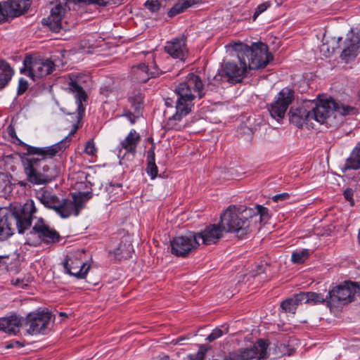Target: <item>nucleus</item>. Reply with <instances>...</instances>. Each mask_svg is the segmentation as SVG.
<instances>
[{
    "label": "nucleus",
    "mask_w": 360,
    "mask_h": 360,
    "mask_svg": "<svg viewBox=\"0 0 360 360\" xmlns=\"http://www.w3.org/2000/svg\"><path fill=\"white\" fill-rule=\"evenodd\" d=\"M100 92L101 94L104 95L105 96H108L109 94V89L108 86H104L101 88Z\"/></svg>",
    "instance_id": "50"
},
{
    "label": "nucleus",
    "mask_w": 360,
    "mask_h": 360,
    "mask_svg": "<svg viewBox=\"0 0 360 360\" xmlns=\"http://www.w3.org/2000/svg\"><path fill=\"white\" fill-rule=\"evenodd\" d=\"M290 195L287 193L275 195L272 199L274 202L283 201L289 199Z\"/></svg>",
    "instance_id": "47"
},
{
    "label": "nucleus",
    "mask_w": 360,
    "mask_h": 360,
    "mask_svg": "<svg viewBox=\"0 0 360 360\" xmlns=\"http://www.w3.org/2000/svg\"><path fill=\"white\" fill-rule=\"evenodd\" d=\"M6 18L4 6L0 3V22L4 21Z\"/></svg>",
    "instance_id": "48"
},
{
    "label": "nucleus",
    "mask_w": 360,
    "mask_h": 360,
    "mask_svg": "<svg viewBox=\"0 0 360 360\" xmlns=\"http://www.w3.org/2000/svg\"><path fill=\"white\" fill-rule=\"evenodd\" d=\"M340 40H342V37H339L338 38V41H340Z\"/></svg>",
    "instance_id": "55"
},
{
    "label": "nucleus",
    "mask_w": 360,
    "mask_h": 360,
    "mask_svg": "<svg viewBox=\"0 0 360 360\" xmlns=\"http://www.w3.org/2000/svg\"><path fill=\"white\" fill-rule=\"evenodd\" d=\"M80 3H84L88 5H96L101 7L108 6V1L105 0H77Z\"/></svg>",
    "instance_id": "44"
},
{
    "label": "nucleus",
    "mask_w": 360,
    "mask_h": 360,
    "mask_svg": "<svg viewBox=\"0 0 360 360\" xmlns=\"http://www.w3.org/2000/svg\"><path fill=\"white\" fill-rule=\"evenodd\" d=\"M225 231L221 224H210L200 231L195 233L198 235V240H202V244L210 245L217 243L223 236V232Z\"/></svg>",
    "instance_id": "20"
},
{
    "label": "nucleus",
    "mask_w": 360,
    "mask_h": 360,
    "mask_svg": "<svg viewBox=\"0 0 360 360\" xmlns=\"http://www.w3.org/2000/svg\"><path fill=\"white\" fill-rule=\"evenodd\" d=\"M97 152V149L95 146V143L93 140L87 141L85 148L84 153L89 155H95Z\"/></svg>",
    "instance_id": "43"
},
{
    "label": "nucleus",
    "mask_w": 360,
    "mask_h": 360,
    "mask_svg": "<svg viewBox=\"0 0 360 360\" xmlns=\"http://www.w3.org/2000/svg\"><path fill=\"white\" fill-rule=\"evenodd\" d=\"M200 3H202V0H178L168 11L167 15L169 18H173Z\"/></svg>",
    "instance_id": "28"
},
{
    "label": "nucleus",
    "mask_w": 360,
    "mask_h": 360,
    "mask_svg": "<svg viewBox=\"0 0 360 360\" xmlns=\"http://www.w3.org/2000/svg\"><path fill=\"white\" fill-rule=\"evenodd\" d=\"M358 237H359V239H360V230H359V236H358Z\"/></svg>",
    "instance_id": "54"
},
{
    "label": "nucleus",
    "mask_w": 360,
    "mask_h": 360,
    "mask_svg": "<svg viewBox=\"0 0 360 360\" xmlns=\"http://www.w3.org/2000/svg\"><path fill=\"white\" fill-rule=\"evenodd\" d=\"M51 319V314L45 311L30 312L26 317L27 332L30 335L46 334L48 325Z\"/></svg>",
    "instance_id": "14"
},
{
    "label": "nucleus",
    "mask_w": 360,
    "mask_h": 360,
    "mask_svg": "<svg viewBox=\"0 0 360 360\" xmlns=\"http://www.w3.org/2000/svg\"><path fill=\"white\" fill-rule=\"evenodd\" d=\"M144 6L152 13H156L160 8V3L158 0H147Z\"/></svg>",
    "instance_id": "42"
},
{
    "label": "nucleus",
    "mask_w": 360,
    "mask_h": 360,
    "mask_svg": "<svg viewBox=\"0 0 360 360\" xmlns=\"http://www.w3.org/2000/svg\"><path fill=\"white\" fill-rule=\"evenodd\" d=\"M59 314H60V316H65V317L67 316V314L65 312H60Z\"/></svg>",
    "instance_id": "53"
},
{
    "label": "nucleus",
    "mask_w": 360,
    "mask_h": 360,
    "mask_svg": "<svg viewBox=\"0 0 360 360\" xmlns=\"http://www.w3.org/2000/svg\"><path fill=\"white\" fill-rule=\"evenodd\" d=\"M68 138L46 147H34L25 144L28 157L22 158L24 172L28 182L33 185L47 184L60 175V170L53 157L66 148Z\"/></svg>",
    "instance_id": "1"
},
{
    "label": "nucleus",
    "mask_w": 360,
    "mask_h": 360,
    "mask_svg": "<svg viewBox=\"0 0 360 360\" xmlns=\"http://www.w3.org/2000/svg\"><path fill=\"white\" fill-rule=\"evenodd\" d=\"M271 6V3L270 1H265L259 5L255 8V11L253 14V20H255L256 18L262 13L266 11Z\"/></svg>",
    "instance_id": "41"
},
{
    "label": "nucleus",
    "mask_w": 360,
    "mask_h": 360,
    "mask_svg": "<svg viewBox=\"0 0 360 360\" xmlns=\"http://www.w3.org/2000/svg\"><path fill=\"white\" fill-rule=\"evenodd\" d=\"M24 67L21 68L20 72L35 79L45 77L55 70L54 62L49 58L32 57L27 56L23 61Z\"/></svg>",
    "instance_id": "8"
},
{
    "label": "nucleus",
    "mask_w": 360,
    "mask_h": 360,
    "mask_svg": "<svg viewBox=\"0 0 360 360\" xmlns=\"http://www.w3.org/2000/svg\"><path fill=\"white\" fill-rule=\"evenodd\" d=\"M128 101L134 112L142 115L143 109V96L141 93H137L129 97Z\"/></svg>",
    "instance_id": "35"
},
{
    "label": "nucleus",
    "mask_w": 360,
    "mask_h": 360,
    "mask_svg": "<svg viewBox=\"0 0 360 360\" xmlns=\"http://www.w3.org/2000/svg\"><path fill=\"white\" fill-rule=\"evenodd\" d=\"M252 210L230 205L220 216V224L225 231L242 238L250 231Z\"/></svg>",
    "instance_id": "5"
},
{
    "label": "nucleus",
    "mask_w": 360,
    "mask_h": 360,
    "mask_svg": "<svg viewBox=\"0 0 360 360\" xmlns=\"http://www.w3.org/2000/svg\"><path fill=\"white\" fill-rule=\"evenodd\" d=\"M224 335V331L219 328H215L212 330V332L207 336L206 340L209 342H212L216 339L219 338Z\"/></svg>",
    "instance_id": "45"
},
{
    "label": "nucleus",
    "mask_w": 360,
    "mask_h": 360,
    "mask_svg": "<svg viewBox=\"0 0 360 360\" xmlns=\"http://www.w3.org/2000/svg\"><path fill=\"white\" fill-rule=\"evenodd\" d=\"M358 186L356 185L352 187L347 188L344 192L343 195L345 199L349 202V205L353 206L354 205V196L357 191Z\"/></svg>",
    "instance_id": "39"
},
{
    "label": "nucleus",
    "mask_w": 360,
    "mask_h": 360,
    "mask_svg": "<svg viewBox=\"0 0 360 360\" xmlns=\"http://www.w3.org/2000/svg\"><path fill=\"white\" fill-rule=\"evenodd\" d=\"M268 340L259 339L252 346L230 352L224 360H266L269 357Z\"/></svg>",
    "instance_id": "7"
},
{
    "label": "nucleus",
    "mask_w": 360,
    "mask_h": 360,
    "mask_svg": "<svg viewBox=\"0 0 360 360\" xmlns=\"http://www.w3.org/2000/svg\"><path fill=\"white\" fill-rule=\"evenodd\" d=\"M158 66L153 63L150 68L144 63L133 66L131 70V80L139 83H145L151 77H156L161 74Z\"/></svg>",
    "instance_id": "19"
},
{
    "label": "nucleus",
    "mask_w": 360,
    "mask_h": 360,
    "mask_svg": "<svg viewBox=\"0 0 360 360\" xmlns=\"http://www.w3.org/2000/svg\"><path fill=\"white\" fill-rule=\"evenodd\" d=\"M345 48L341 53V58L348 61L356 57L360 47V34H351L345 42Z\"/></svg>",
    "instance_id": "24"
},
{
    "label": "nucleus",
    "mask_w": 360,
    "mask_h": 360,
    "mask_svg": "<svg viewBox=\"0 0 360 360\" xmlns=\"http://www.w3.org/2000/svg\"><path fill=\"white\" fill-rule=\"evenodd\" d=\"M199 245L198 235L191 231L184 236H176L171 240V252L177 257H184Z\"/></svg>",
    "instance_id": "11"
},
{
    "label": "nucleus",
    "mask_w": 360,
    "mask_h": 360,
    "mask_svg": "<svg viewBox=\"0 0 360 360\" xmlns=\"http://www.w3.org/2000/svg\"><path fill=\"white\" fill-rule=\"evenodd\" d=\"M302 303L318 304H326L327 297L325 298L321 294L314 292H301L299 293Z\"/></svg>",
    "instance_id": "30"
},
{
    "label": "nucleus",
    "mask_w": 360,
    "mask_h": 360,
    "mask_svg": "<svg viewBox=\"0 0 360 360\" xmlns=\"http://www.w3.org/2000/svg\"><path fill=\"white\" fill-rule=\"evenodd\" d=\"M132 252V244L127 240H122L117 248L110 252V254H112L116 259L122 260L131 257Z\"/></svg>",
    "instance_id": "29"
},
{
    "label": "nucleus",
    "mask_w": 360,
    "mask_h": 360,
    "mask_svg": "<svg viewBox=\"0 0 360 360\" xmlns=\"http://www.w3.org/2000/svg\"><path fill=\"white\" fill-rule=\"evenodd\" d=\"M13 70L10 65L4 61H0V90L4 89L11 79Z\"/></svg>",
    "instance_id": "31"
},
{
    "label": "nucleus",
    "mask_w": 360,
    "mask_h": 360,
    "mask_svg": "<svg viewBox=\"0 0 360 360\" xmlns=\"http://www.w3.org/2000/svg\"><path fill=\"white\" fill-rule=\"evenodd\" d=\"M22 325V318L16 315L0 319V330L8 334L16 335Z\"/></svg>",
    "instance_id": "25"
},
{
    "label": "nucleus",
    "mask_w": 360,
    "mask_h": 360,
    "mask_svg": "<svg viewBox=\"0 0 360 360\" xmlns=\"http://www.w3.org/2000/svg\"><path fill=\"white\" fill-rule=\"evenodd\" d=\"M72 199H62L56 213L62 218H68L71 215L78 216L84 207L86 202L92 198L90 191L79 192L72 194Z\"/></svg>",
    "instance_id": "10"
},
{
    "label": "nucleus",
    "mask_w": 360,
    "mask_h": 360,
    "mask_svg": "<svg viewBox=\"0 0 360 360\" xmlns=\"http://www.w3.org/2000/svg\"><path fill=\"white\" fill-rule=\"evenodd\" d=\"M37 212L33 200L25 203L19 210L12 212L6 208H0V240H4L18 231L19 233L31 226L32 220Z\"/></svg>",
    "instance_id": "3"
},
{
    "label": "nucleus",
    "mask_w": 360,
    "mask_h": 360,
    "mask_svg": "<svg viewBox=\"0 0 360 360\" xmlns=\"http://www.w3.org/2000/svg\"><path fill=\"white\" fill-rule=\"evenodd\" d=\"M293 100L294 91L292 89L289 88L281 89L268 108L271 116L277 121L283 119Z\"/></svg>",
    "instance_id": "12"
},
{
    "label": "nucleus",
    "mask_w": 360,
    "mask_h": 360,
    "mask_svg": "<svg viewBox=\"0 0 360 360\" xmlns=\"http://www.w3.org/2000/svg\"><path fill=\"white\" fill-rule=\"evenodd\" d=\"M160 360H170V358L168 355H163L160 357Z\"/></svg>",
    "instance_id": "51"
},
{
    "label": "nucleus",
    "mask_w": 360,
    "mask_h": 360,
    "mask_svg": "<svg viewBox=\"0 0 360 360\" xmlns=\"http://www.w3.org/2000/svg\"><path fill=\"white\" fill-rule=\"evenodd\" d=\"M28 87V82L26 79L24 78H20L18 82V95H22L24 94Z\"/></svg>",
    "instance_id": "46"
},
{
    "label": "nucleus",
    "mask_w": 360,
    "mask_h": 360,
    "mask_svg": "<svg viewBox=\"0 0 360 360\" xmlns=\"http://www.w3.org/2000/svg\"><path fill=\"white\" fill-rule=\"evenodd\" d=\"M140 139L139 134L135 129H131L125 139L120 142L119 146L120 151L123 149L126 153L134 155Z\"/></svg>",
    "instance_id": "26"
},
{
    "label": "nucleus",
    "mask_w": 360,
    "mask_h": 360,
    "mask_svg": "<svg viewBox=\"0 0 360 360\" xmlns=\"http://www.w3.org/2000/svg\"><path fill=\"white\" fill-rule=\"evenodd\" d=\"M359 289V286L351 281L345 282L344 285L335 286L328 292L326 306L338 307L351 302Z\"/></svg>",
    "instance_id": "9"
},
{
    "label": "nucleus",
    "mask_w": 360,
    "mask_h": 360,
    "mask_svg": "<svg viewBox=\"0 0 360 360\" xmlns=\"http://www.w3.org/2000/svg\"><path fill=\"white\" fill-rule=\"evenodd\" d=\"M121 187H122V185L120 184H110L109 185V186L107 187V190L108 191V192H111L112 190H113L114 188H117V189H119L120 191H121Z\"/></svg>",
    "instance_id": "49"
},
{
    "label": "nucleus",
    "mask_w": 360,
    "mask_h": 360,
    "mask_svg": "<svg viewBox=\"0 0 360 360\" xmlns=\"http://www.w3.org/2000/svg\"><path fill=\"white\" fill-rule=\"evenodd\" d=\"M7 17H17L23 14L30 6V0H8L4 3Z\"/></svg>",
    "instance_id": "23"
},
{
    "label": "nucleus",
    "mask_w": 360,
    "mask_h": 360,
    "mask_svg": "<svg viewBox=\"0 0 360 360\" xmlns=\"http://www.w3.org/2000/svg\"><path fill=\"white\" fill-rule=\"evenodd\" d=\"M65 7L61 4H57L51 8L50 15L42 20V24L47 26L52 32H59L61 30H65L62 20L65 13Z\"/></svg>",
    "instance_id": "18"
},
{
    "label": "nucleus",
    "mask_w": 360,
    "mask_h": 360,
    "mask_svg": "<svg viewBox=\"0 0 360 360\" xmlns=\"http://www.w3.org/2000/svg\"><path fill=\"white\" fill-rule=\"evenodd\" d=\"M174 91L177 96L176 112L169 118L170 121H181L191 112L193 100L196 97L202 98L205 95L202 79L194 73L188 74L185 80L175 87Z\"/></svg>",
    "instance_id": "2"
},
{
    "label": "nucleus",
    "mask_w": 360,
    "mask_h": 360,
    "mask_svg": "<svg viewBox=\"0 0 360 360\" xmlns=\"http://www.w3.org/2000/svg\"><path fill=\"white\" fill-rule=\"evenodd\" d=\"M309 102L306 103L304 105L297 108H291L290 110V120L295 125L300 127L306 121H310L312 119L311 105Z\"/></svg>",
    "instance_id": "22"
},
{
    "label": "nucleus",
    "mask_w": 360,
    "mask_h": 360,
    "mask_svg": "<svg viewBox=\"0 0 360 360\" xmlns=\"http://www.w3.org/2000/svg\"><path fill=\"white\" fill-rule=\"evenodd\" d=\"M252 210V217L253 215L259 216L260 221H266L269 217V210L267 207H265L260 205H255V208H251Z\"/></svg>",
    "instance_id": "38"
},
{
    "label": "nucleus",
    "mask_w": 360,
    "mask_h": 360,
    "mask_svg": "<svg viewBox=\"0 0 360 360\" xmlns=\"http://www.w3.org/2000/svg\"><path fill=\"white\" fill-rule=\"evenodd\" d=\"M122 116L127 117L130 123L134 124L141 115L138 114L136 112L131 111L127 108H124Z\"/></svg>",
    "instance_id": "40"
},
{
    "label": "nucleus",
    "mask_w": 360,
    "mask_h": 360,
    "mask_svg": "<svg viewBox=\"0 0 360 360\" xmlns=\"http://www.w3.org/2000/svg\"><path fill=\"white\" fill-rule=\"evenodd\" d=\"M9 135L11 136V137H13L14 136H15V133L13 129H11V131H9Z\"/></svg>",
    "instance_id": "52"
},
{
    "label": "nucleus",
    "mask_w": 360,
    "mask_h": 360,
    "mask_svg": "<svg viewBox=\"0 0 360 360\" xmlns=\"http://www.w3.org/2000/svg\"><path fill=\"white\" fill-rule=\"evenodd\" d=\"M309 104L311 105L312 119L333 127L342 122L339 117L357 113L356 108L336 102L332 98L309 102Z\"/></svg>",
    "instance_id": "4"
},
{
    "label": "nucleus",
    "mask_w": 360,
    "mask_h": 360,
    "mask_svg": "<svg viewBox=\"0 0 360 360\" xmlns=\"http://www.w3.org/2000/svg\"><path fill=\"white\" fill-rule=\"evenodd\" d=\"M83 255L80 250L70 252L63 262L65 272L79 279L84 278L90 268L89 264L82 260Z\"/></svg>",
    "instance_id": "13"
},
{
    "label": "nucleus",
    "mask_w": 360,
    "mask_h": 360,
    "mask_svg": "<svg viewBox=\"0 0 360 360\" xmlns=\"http://www.w3.org/2000/svg\"><path fill=\"white\" fill-rule=\"evenodd\" d=\"M273 349V354L278 357L285 356V355H291L294 352V349L290 348L289 345L278 342L274 345V347Z\"/></svg>",
    "instance_id": "36"
},
{
    "label": "nucleus",
    "mask_w": 360,
    "mask_h": 360,
    "mask_svg": "<svg viewBox=\"0 0 360 360\" xmlns=\"http://www.w3.org/2000/svg\"><path fill=\"white\" fill-rule=\"evenodd\" d=\"M345 168V169H359L360 168V143L356 145L346 160Z\"/></svg>",
    "instance_id": "33"
},
{
    "label": "nucleus",
    "mask_w": 360,
    "mask_h": 360,
    "mask_svg": "<svg viewBox=\"0 0 360 360\" xmlns=\"http://www.w3.org/2000/svg\"><path fill=\"white\" fill-rule=\"evenodd\" d=\"M302 301L300 294H295L293 297L286 299L283 301L281 304V308L282 311L285 313L295 314L297 307L299 304H301Z\"/></svg>",
    "instance_id": "32"
},
{
    "label": "nucleus",
    "mask_w": 360,
    "mask_h": 360,
    "mask_svg": "<svg viewBox=\"0 0 360 360\" xmlns=\"http://www.w3.org/2000/svg\"><path fill=\"white\" fill-rule=\"evenodd\" d=\"M146 172L152 179H154L158 175V169L155 164V155L153 147L150 148L147 152Z\"/></svg>",
    "instance_id": "34"
},
{
    "label": "nucleus",
    "mask_w": 360,
    "mask_h": 360,
    "mask_svg": "<svg viewBox=\"0 0 360 360\" xmlns=\"http://www.w3.org/2000/svg\"><path fill=\"white\" fill-rule=\"evenodd\" d=\"M238 58L245 61L250 70L265 68L273 56L269 52L268 46L264 43H253L252 46L239 43L236 45Z\"/></svg>",
    "instance_id": "6"
},
{
    "label": "nucleus",
    "mask_w": 360,
    "mask_h": 360,
    "mask_svg": "<svg viewBox=\"0 0 360 360\" xmlns=\"http://www.w3.org/2000/svg\"><path fill=\"white\" fill-rule=\"evenodd\" d=\"M165 51L172 58L181 61L184 60L188 55L185 39L176 38L167 41L165 46Z\"/></svg>",
    "instance_id": "21"
},
{
    "label": "nucleus",
    "mask_w": 360,
    "mask_h": 360,
    "mask_svg": "<svg viewBox=\"0 0 360 360\" xmlns=\"http://www.w3.org/2000/svg\"><path fill=\"white\" fill-rule=\"evenodd\" d=\"M309 251L307 249L295 251L292 253L291 260L295 264H301L309 257Z\"/></svg>",
    "instance_id": "37"
},
{
    "label": "nucleus",
    "mask_w": 360,
    "mask_h": 360,
    "mask_svg": "<svg viewBox=\"0 0 360 360\" xmlns=\"http://www.w3.org/2000/svg\"><path fill=\"white\" fill-rule=\"evenodd\" d=\"M29 235H36L41 242L46 244L58 243L60 239L59 233L46 224L41 217L37 219Z\"/></svg>",
    "instance_id": "16"
},
{
    "label": "nucleus",
    "mask_w": 360,
    "mask_h": 360,
    "mask_svg": "<svg viewBox=\"0 0 360 360\" xmlns=\"http://www.w3.org/2000/svg\"><path fill=\"white\" fill-rule=\"evenodd\" d=\"M249 69L246 63L238 59V64L234 62L226 63L220 71L221 77L231 84L240 82Z\"/></svg>",
    "instance_id": "15"
},
{
    "label": "nucleus",
    "mask_w": 360,
    "mask_h": 360,
    "mask_svg": "<svg viewBox=\"0 0 360 360\" xmlns=\"http://www.w3.org/2000/svg\"><path fill=\"white\" fill-rule=\"evenodd\" d=\"M77 78L75 75H70L67 80L65 89L68 93L74 96L77 103L78 117H82L85 110L83 103L86 101L88 96L83 87L77 81Z\"/></svg>",
    "instance_id": "17"
},
{
    "label": "nucleus",
    "mask_w": 360,
    "mask_h": 360,
    "mask_svg": "<svg viewBox=\"0 0 360 360\" xmlns=\"http://www.w3.org/2000/svg\"><path fill=\"white\" fill-rule=\"evenodd\" d=\"M37 198L46 207L53 210L56 212L59 208L60 200L56 195L49 191H43L38 193Z\"/></svg>",
    "instance_id": "27"
}]
</instances>
